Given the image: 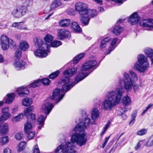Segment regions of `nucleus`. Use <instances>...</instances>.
<instances>
[{"mask_svg": "<svg viewBox=\"0 0 153 153\" xmlns=\"http://www.w3.org/2000/svg\"><path fill=\"white\" fill-rule=\"evenodd\" d=\"M23 118V114H20L13 117L12 121L13 122H16L21 120Z\"/></svg>", "mask_w": 153, "mask_h": 153, "instance_id": "42", "label": "nucleus"}, {"mask_svg": "<svg viewBox=\"0 0 153 153\" xmlns=\"http://www.w3.org/2000/svg\"><path fill=\"white\" fill-rule=\"evenodd\" d=\"M93 122H90L89 118H86L83 122L78 123L75 127L74 130L76 131H78L79 133H75L71 137V142H68L65 145H61L64 146L63 149L65 153H77L74 149L75 146L74 143H76L78 146H82L85 145L87 141V136L84 129L88 126L90 123Z\"/></svg>", "mask_w": 153, "mask_h": 153, "instance_id": "1", "label": "nucleus"}, {"mask_svg": "<svg viewBox=\"0 0 153 153\" xmlns=\"http://www.w3.org/2000/svg\"><path fill=\"white\" fill-rule=\"evenodd\" d=\"M54 105L50 102H46L42 106V109L44 111L46 115L48 114L53 108Z\"/></svg>", "mask_w": 153, "mask_h": 153, "instance_id": "18", "label": "nucleus"}, {"mask_svg": "<svg viewBox=\"0 0 153 153\" xmlns=\"http://www.w3.org/2000/svg\"><path fill=\"white\" fill-rule=\"evenodd\" d=\"M137 115V112L136 111H135L131 115L132 120L130 121L129 123L130 124L132 125L133 124L135 121V118Z\"/></svg>", "mask_w": 153, "mask_h": 153, "instance_id": "46", "label": "nucleus"}, {"mask_svg": "<svg viewBox=\"0 0 153 153\" xmlns=\"http://www.w3.org/2000/svg\"><path fill=\"white\" fill-rule=\"evenodd\" d=\"M131 102V100L128 96H125L123 99V103L124 106H126L130 105Z\"/></svg>", "mask_w": 153, "mask_h": 153, "instance_id": "35", "label": "nucleus"}, {"mask_svg": "<svg viewBox=\"0 0 153 153\" xmlns=\"http://www.w3.org/2000/svg\"><path fill=\"white\" fill-rule=\"evenodd\" d=\"M57 33L58 37L61 39L64 38L69 37L71 36L70 32L65 29L58 30Z\"/></svg>", "mask_w": 153, "mask_h": 153, "instance_id": "15", "label": "nucleus"}, {"mask_svg": "<svg viewBox=\"0 0 153 153\" xmlns=\"http://www.w3.org/2000/svg\"><path fill=\"white\" fill-rule=\"evenodd\" d=\"M40 80L41 83H42L45 85H48L50 82V81L48 78H44Z\"/></svg>", "mask_w": 153, "mask_h": 153, "instance_id": "55", "label": "nucleus"}, {"mask_svg": "<svg viewBox=\"0 0 153 153\" xmlns=\"http://www.w3.org/2000/svg\"><path fill=\"white\" fill-rule=\"evenodd\" d=\"M126 0H112V1H115L118 3L122 4L123 1H125Z\"/></svg>", "mask_w": 153, "mask_h": 153, "instance_id": "64", "label": "nucleus"}, {"mask_svg": "<svg viewBox=\"0 0 153 153\" xmlns=\"http://www.w3.org/2000/svg\"><path fill=\"white\" fill-rule=\"evenodd\" d=\"M11 116V114H3L0 117V123L3 122L7 120Z\"/></svg>", "mask_w": 153, "mask_h": 153, "instance_id": "37", "label": "nucleus"}, {"mask_svg": "<svg viewBox=\"0 0 153 153\" xmlns=\"http://www.w3.org/2000/svg\"><path fill=\"white\" fill-rule=\"evenodd\" d=\"M62 44V43L60 41L57 40H56L51 42L50 44V45H48L49 46H50V47L49 46V48H50L51 47L54 48H56L61 45Z\"/></svg>", "mask_w": 153, "mask_h": 153, "instance_id": "38", "label": "nucleus"}, {"mask_svg": "<svg viewBox=\"0 0 153 153\" xmlns=\"http://www.w3.org/2000/svg\"><path fill=\"white\" fill-rule=\"evenodd\" d=\"M68 91L65 92L62 89V86L61 90L59 89H56L53 92L52 96L51 97L52 100H56L57 101L56 102V104L58 103L63 98L65 94Z\"/></svg>", "mask_w": 153, "mask_h": 153, "instance_id": "8", "label": "nucleus"}, {"mask_svg": "<svg viewBox=\"0 0 153 153\" xmlns=\"http://www.w3.org/2000/svg\"><path fill=\"white\" fill-rule=\"evenodd\" d=\"M0 44L1 48L4 50L8 49L10 46L13 48L16 47L15 42L5 35H2L1 36Z\"/></svg>", "mask_w": 153, "mask_h": 153, "instance_id": "7", "label": "nucleus"}, {"mask_svg": "<svg viewBox=\"0 0 153 153\" xmlns=\"http://www.w3.org/2000/svg\"><path fill=\"white\" fill-rule=\"evenodd\" d=\"M97 64L96 61L91 60L84 63L82 67L83 71H86L93 68Z\"/></svg>", "mask_w": 153, "mask_h": 153, "instance_id": "13", "label": "nucleus"}, {"mask_svg": "<svg viewBox=\"0 0 153 153\" xmlns=\"http://www.w3.org/2000/svg\"><path fill=\"white\" fill-rule=\"evenodd\" d=\"M29 116H30V117H28L27 121H29L30 120L31 121L36 120V117L35 114H30Z\"/></svg>", "mask_w": 153, "mask_h": 153, "instance_id": "58", "label": "nucleus"}, {"mask_svg": "<svg viewBox=\"0 0 153 153\" xmlns=\"http://www.w3.org/2000/svg\"><path fill=\"white\" fill-rule=\"evenodd\" d=\"M147 130L146 128H143L137 131V134L139 136H143L146 134Z\"/></svg>", "mask_w": 153, "mask_h": 153, "instance_id": "47", "label": "nucleus"}, {"mask_svg": "<svg viewBox=\"0 0 153 153\" xmlns=\"http://www.w3.org/2000/svg\"><path fill=\"white\" fill-rule=\"evenodd\" d=\"M9 108L8 107H5L2 109V113L4 114H10L9 112Z\"/></svg>", "mask_w": 153, "mask_h": 153, "instance_id": "57", "label": "nucleus"}, {"mask_svg": "<svg viewBox=\"0 0 153 153\" xmlns=\"http://www.w3.org/2000/svg\"><path fill=\"white\" fill-rule=\"evenodd\" d=\"M98 14L97 12L95 10H91L88 9L87 14L88 16V17L92 18L96 16Z\"/></svg>", "mask_w": 153, "mask_h": 153, "instance_id": "34", "label": "nucleus"}, {"mask_svg": "<svg viewBox=\"0 0 153 153\" xmlns=\"http://www.w3.org/2000/svg\"><path fill=\"white\" fill-rule=\"evenodd\" d=\"M49 48H41L35 51L34 53L36 57H44L47 56Z\"/></svg>", "mask_w": 153, "mask_h": 153, "instance_id": "10", "label": "nucleus"}, {"mask_svg": "<svg viewBox=\"0 0 153 153\" xmlns=\"http://www.w3.org/2000/svg\"><path fill=\"white\" fill-rule=\"evenodd\" d=\"M140 19V17L137 13H134L131 15L128 19V22L132 25L137 24Z\"/></svg>", "mask_w": 153, "mask_h": 153, "instance_id": "16", "label": "nucleus"}, {"mask_svg": "<svg viewBox=\"0 0 153 153\" xmlns=\"http://www.w3.org/2000/svg\"><path fill=\"white\" fill-rule=\"evenodd\" d=\"M84 56V53H82L79 54V55L75 57L73 60V63L74 64L77 63Z\"/></svg>", "mask_w": 153, "mask_h": 153, "instance_id": "43", "label": "nucleus"}, {"mask_svg": "<svg viewBox=\"0 0 153 153\" xmlns=\"http://www.w3.org/2000/svg\"><path fill=\"white\" fill-rule=\"evenodd\" d=\"M23 136V133L22 132L19 131L15 134V138L17 140H20L22 139Z\"/></svg>", "mask_w": 153, "mask_h": 153, "instance_id": "51", "label": "nucleus"}, {"mask_svg": "<svg viewBox=\"0 0 153 153\" xmlns=\"http://www.w3.org/2000/svg\"><path fill=\"white\" fill-rule=\"evenodd\" d=\"M60 73L59 71H56L52 73L49 76V77L51 79H54L56 78L59 75Z\"/></svg>", "mask_w": 153, "mask_h": 153, "instance_id": "53", "label": "nucleus"}, {"mask_svg": "<svg viewBox=\"0 0 153 153\" xmlns=\"http://www.w3.org/2000/svg\"><path fill=\"white\" fill-rule=\"evenodd\" d=\"M7 98L6 100V102L8 104L11 103L15 98V95L13 94H8L7 95Z\"/></svg>", "mask_w": 153, "mask_h": 153, "instance_id": "36", "label": "nucleus"}, {"mask_svg": "<svg viewBox=\"0 0 153 153\" xmlns=\"http://www.w3.org/2000/svg\"><path fill=\"white\" fill-rule=\"evenodd\" d=\"M17 92L19 95L21 97H23L25 95H27L29 93V91L26 88L22 86L18 88Z\"/></svg>", "mask_w": 153, "mask_h": 153, "instance_id": "21", "label": "nucleus"}, {"mask_svg": "<svg viewBox=\"0 0 153 153\" xmlns=\"http://www.w3.org/2000/svg\"><path fill=\"white\" fill-rule=\"evenodd\" d=\"M3 153H11V150L8 148H6L4 149Z\"/></svg>", "mask_w": 153, "mask_h": 153, "instance_id": "62", "label": "nucleus"}, {"mask_svg": "<svg viewBox=\"0 0 153 153\" xmlns=\"http://www.w3.org/2000/svg\"><path fill=\"white\" fill-rule=\"evenodd\" d=\"M140 26L144 27L150 28L149 30H153V19H144L140 21Z\"/></svg>", "mask_w": 153, "mask_h": 153, "instance_id": "12", "label": "nucleus"}, {"mask_svg": "<svg viewBox=\"0 0 153 153\" xmlns=\"http://www.w3.org/2000/svg\"><path fill=\"white\" fill-rule=\"evenodd\" d=\"M32 153H40L39 150L37 145H36L33 146Z\"/></svg>", "mask_w": 153, "mask_h": 153, "instance_id": "56", "label": "nucleus"}, {"mask_svg": "<svg viewBox=\"0 0 153 153\" xmlns=\"http://www.w3.org/2000/svg\"><path fill=\"white\" fill-rule=\"evenodd\" d=\"M64 146L62 145H59L55 150V153H65V152L64 151L63 148Z\"/></svg>", "mask_w": 153, "mask_h": 153, "instance_id": "44", "label": "nucleus"}, {"mask_svg": "<svg viewBox=\"0 0 153 153\" xmlns=\"http://www.w3.org/2000/svg\"><path fill=\"white\" fill-rule=\"evenodd\" d=\"M77 71L76 68H74L69 69L64 71L63 75L65 79L62 80L61 84L62 85V89L65 92L69 91L75 84L83 80L88 75L81 72L77 75L74 82H70V77L74 75Z\"/></svg>", "mask_w": 153, "mask_h": 153, "instance_id": "3", "label": "nucleus"}, {"mask_svg": "<svg viewBox=\"0 0 153 153\" xmlns=\"http://www.w3.org/2000/svg\"><path fill=\"white\" fill-rule=\"evenodd\" d=\"M123 93L124 89L122 87L107 93L101 104L100 102H98L101 108L104 111H111L112 108L120 102Z\"/></svg>", "mask_w": 153, "mask_h": 153, "instance_id": "2", "label": "nucleus"}, {"mask_svg": "<svg viewBox=\"0 0 153 153\" xmlns=\"http://www.w3.org/2000/svg\"><path fill=\"white\" fill-rule=\"evenodd\" d=\"M32 128V125L30 122L27 121V123L25 124L24 130L26 133L30 132Z\"/></svg>", "mask_w": 153, "mask_h": 153, "instance_id": "33", "label": "nucleus"}, {"mask_svg": "<svg viewBox=\"0 0 153 153\" xmlns=\"http://www.w3.org/2000/svg\"><path fill=\"white\" fill-rule=\"evenodd\" d=\"M27 133V137L28 139H31L34 137L35 132L34 131H30L28 132Z\"/></svg>", "mask_w": 153, "mask_h": 153, "instance_id": "54", "label": "nucleus"}, {"mask_svg": "<svg viewBox=\"0 0 153 153\" xmlns=\"http://www.w3.org/2000/svg\"><path fill=\"white\" fill-rule=\"evenodd\" d=\"M21 51L19 49L16 50L15 52L14 56V57L15 59H19L21 58Z\"/></svg>", "mask_w": 153, "mask_h": 153, "instance_id": "50", "label": "nucleus"}, {"mask_svg": "<svg viewBox=\"0 0 153 153\" xmlns=\"http://www.w3.org/2000/svg\"><path fill=\"white\" fill-rule=\"evenodd\" d=\"M110 136H109L108 137H106L105 138V141L103 144L102 145V146H101L103 148L106 145V143H107V142L109 140V138H110Z\"/></svg>", "mask_w": 153, "mask_h": 153, "instance_id": "60", "label": "nucleus"}, {"mask_svg": "<svg viewBox=\"0 0 153 153\" xmlns=\"http://www.w3.org/2000/svg\"><path fill=\"white\" fill-rule=\"evenodd\" d=\"M22 23V22H14L12 26V27H18L19 29L21 30L27 29V27H23L22 26V25H21Z\"/></svg>", "mask_w": 153, "mask_h": 153, "instance_id": "39", "label": "nucleus"}, {"mask_svg": "<svg viewBox=\"0 0 153 153\" xmlns=\"http://www.w3.org/2000/svg\"><path fill=\"white\" fill-rule=\"evenodd\" d=\"M26 143L25 141L22 142L18 146L17 150L21 152L26 147Z\"/></svg>", "mask_w": 153, "mask_h": 153, "instance_id": "40", "label": "nucleus"}, {"mask_svg": "<svg viewBox=\"0 0 153 153\" xmlns=\"http://www.w3.org/2000/svg\"><path fill=\"white\" fill-rule=\"evenodd\" d=\"M81 23L85 26H86L88 24L90 18L88 16H82L80 18Z\"/></svg>", "mask_w": 153, "mask_h": 153, "instance_id": "30", "label": "nucleus"}, {"mask_svg": "<svg viewBox=\"0 0 153 153\" xmlns=\"http://www.w3.org/2000/svg\"><path fill=\"white\" fill-rule=\"evenodd\" d=\"M34 42L35 45L39 48H42L46 49L49 48V46L46 43H43V41L41 38H36L34 39Z\"/></svg>", "mask_w": 153, "mask_h": 153, "instance_id": "14", "label": "nucleus"}, {"mask_svg": "<svg viewBox=\"0 0 153 153\" xmlns=\"http://www.w3.org/2000/svg\"><path fill=\"white\" fill-rule=\"evenodd\" d=\"M9 137L7 136H4L0 138V146H3L7 143L9 141Z\"/></svg>", "mask_w": 153, "mask_h": 153, "instance_id": "31", "label": "nucleus"}, {"mask_svg": "<svg viewBox=\"0 0 153 153\" xmlns=\"http://www.w3.org/2000/svg\"><path fill=\"white\" fill-rule=\"evenodd\" d=\"M9 129V126L7 124L4 123L0 125V134L4 135L6 134Z\"/></svg>", "mask_w": 153, "mask_h": 153, "instance_id": "22", "label": "nucleus"}, {"mask_svg": "<svg viewBox=\"0 0 153 153\" xmlns=\"http://www.w3.org/2000/svg\"><path fill=\"white\" fill-rule=\"evenodd\" d=\"M29 45L28 43L26 41H21L20 42L19 47L22 51H27L29 48Z\"/></svg>", "mask_w": 153, "mask_h": 153, "instance_id": "24", "label": "nucleus"}, {"mask_svg": "<svg viewBox=\"0 0 153 153\" xmlns=\"http://www.w3.org/2000/svg\"><path fill=\"white\" fill-rule=\"evenodd\" d=\"M134 83L135 82H132L131 87L127 86L126 83H124V88H122L123 89H124L127 92H129L131 91L133 88L134 92L135 93L139 89V85ZM124 92L125 91H124Z\"/></svg>", "mask_w": 153, "mask_h": 153, "instance_id": "17", "label": "nucleus"}, {"mask_svg": "<svg viewBox=\"0 0 153 153\" xmlns=\"http://www.w3.org/2000/svg\"><path fill=\"white\" fill-rule=\"evenodd\" d=\"M34 109L33 106H30L26 108L24 111V114L26 116H29L30 114V112L33 111Z\"/></svg>", "mask_w": 153, "mask_h": 153, "instance_id": "32", "label": "nucleus"}, {"mask_svg": "<svg viewBox=\"0 0 153 153\" xmlns=\"http://www.w3.org/2000/svg\"><path fill=\"white\" fill-rule=\"evenodd\" d=\"M26 64L23 61L18 60L14 62L13 65L17 70H20L25 69Z\"/></svg>", "mask_w": 153, "mask_h": 153, "instance_id": "19", "label": "nucleus"}, {"mask_svg": "<svg viewBox=\"0 0 153 153\" xmlns=\"http://www.w3.org/2000/svg\"><path fill=\"white\" fill-rule=\"evenodd\" d=\"M125 21L124 19H120L117 22V24L121 23ZM123 28L118 25H116L115 26L113 27L112 29V32L116 35L118 36L123 31Z\"/></svg>", "mask_w": 153, "mask_h": 153, "instance_id": "11", "label": "nucleus"}, {"mask_svg": "<svg viewBox=\"0 0 153 153\" xmlns=\"http://www.w3.org/2000/svg\"><path fill=\"white\" fill-rule=\"evenodd\" d=\"M71 23L70 20L69 19H65L61 20L59 22V26L62 27L68 26Z\"/></svg>", "mask_w": 153, "mask_h": 153, "instance_id": "26", "label": "nucleus"}, {"mask_svg": "<svg viewBox=\"0 0 153 153\" xmlns=\"http://www.w3.org/2000/svg\"><path fill=\"white\" fill-rule=\"evenodd\" d=\"M75 10L81 15H87L88 13V5L82 2H79L76 4L75 6Z\"/></svg>", "mask_w": 153, "mask_h": 153, "instance_id": "9", "label": "nucleus"}, {"mask_svg": "<svg viewBox=\"0 0 153 153\" xmlns=\"http://www.w3.org/2000/svg\"><path fill=\"white\" fill-rule=\"evenodd\" d=\"M110 125V123L108 122L106 125H105V127L103 128V130L105 131H106L107 129L108 128Z\"/></svg>", "mask_w": 153, "mask_h": 153, "instance_id": "63", "label": "nucleus"}, {"mask_svg": "<svg viewBox=\"0 0 153 153\" xmlns=\"http://www.w3.org/2000/svg\"><path fill=\"white\" fill-rule=\"evenodd\" d=\"M61 0H54L50 6V10H51L54 9L62 5Z\"/></svg>", "mask_w": 153, "mask_h": 153, "instance_id": "28", "label": "nucleus"}, {"mask_svg": "<svg viewBox=\"0 0 153 153\" xmlns=\"http://www.w3.org/2000/svg\"><path fill=\"white\" fill-rule=\"evenodd\" d=\"M71 27L75 32L79 33L81 31L80 27L76 22H72Z\"/></svg>", "mask_w": 153, "mask_h": 153, "instance_id": "29", "label": "nucleus"}, {"mask_svg": "<svg viewBox=\"0 0 153 153\" xmlns=\"http://www.w3.org/2000/svg\"><path fill=\"white\" fill-rule=\"evenodd\" d=\"M18 107L17 106H15L11 109V113L14 114L17 112L18 110Z\"/></svg>", "mask_w": 153, "mask_h": 153, "instance_id": "59", "label": "nucleus"}, {"mask_svg": "<svg viewBox=\"0 0 153 153\" xmlns=\"http://www.w3.org/2000/svg\"><path fill=\"white\" fill-rule=\"evenodd\" d=\"M41 84L40 79H39L37 81H34L30 85V87L35 88L39 86Z\"/></svg>", "mask_w": 153, "mask_h": 153, "instance_id": "45", "label": "nucleus"}, {"mask_svg": "<svg viewBox=\"0 0 153 153\" xmlns=\"http://www.w3.org/2000/svg\"><path fill=\"white\" fill-rule=\"evenodd\" d=\"M146 145L148 146H153V134L150 137L146 142Z\"/></svg>", "mask_w": 153, "mask_h": 153, "instance_id": "49", "label": "nucleus"}, {"mask_svg": "<svg viewBox=\"0 0 153 153\" xmlns=\"http://www.w3.org/2000/svg\"><path fill=\"white\" fill-rule=\"evenodd\" d=\"M142 141H140L138 143L137 145L135 147V149L136 150H137L140 147L141 145V143H142Z\"/></svg>", "mask_w": 153, "mask_h": 153, "instance_id": "61", "label": "nucleus"}, {"mask_svg": "<svg viewBox=\"0 0 153 153\" xmlns=\"http://www.w3.org/2000/svg\"><path fill=\"white\" fill-rule=\"evenodd\" d=\"M30 4V0H26L25 5L19 6L15 8L12 11V15L16 18H19L24 16L27 11V6Z\"/></svg>", "mask_w": 153, "mask_h": 153, "instance_id": "6", "label": "nucleus"}, {"mask_svg": "<svg viewBox=\"0 0 153 153\" xmlns=\"http://www.w3.org/2000/svg\"><path fill=\"white\" fill-rule=\"evenodd\" d=\"M33 102V100L31 98L26 97L22 100V104L25 106H28L32 103Z\"/></svg>", "mask_w": 153, "mask_h": 153, "instance_id": "25", "label": "nucleus"}, {"mask_svg": "<svg viewBox=\"0 0 153 153\" xmlns=\"http://www.w3.org/2000/svg\"><path fill=\"white\" fill-rule=\"evenodd\" d=\"M44 39L46 42L50 43L53 40V37L51 35L48 34L45 37Z\"/></svg>", "mask_w": 153, "mask_h": 153, "instance_id": "48", "label": "nucleus"}, {"mask_svg": "<svg viewBox=\"0 0 153 153\" xmlns=\"http://www.w3.org/2000/svg\"><path fill=\"white\" fill-rule=\"evenodd\" d=\"M46 117L47 116H46L45 117H44V116L42 115L40 116L37 120L38 123H44V121Z\"/></svg>", "mask_w": 153, "mask_h": 153, "instance_id": "52", "label": "nucleus"}, {"mask_svg": "<svg viewBox=\"0 0 153 153\" xmlns=\"http://www.w3.org/2000/svg\"><path fill=\"white\" fill-rule=\"evenodd\" d=\"M118 40V39L117 38H115L112 40L111 44V45L108 49L109 52L107 53L106 55L109 54L111 52L113 51L116 47V43Z\"/></svg>", "mask_w": 153, "mask_h": 153, "instance_id": "27", "label": "nucleus"}, {"mask_svg": "<svg viewBox=\"0 0 153 153\" xmlns=\"http://www.w3.org/2000/svg\"><path fill=\"white\" fill-rule=\"evenodd\" d=\"M100 116V112L97 108H93L91 112V118L93 121L92 123L93 124H94L96 120Z\"/></svg>", "mask_w": 153, "mask_h": 153, "instance_id": "20", "label": "nucleus"}, {"mask_svg": "<svg viewBox=\"0 0 153 153\" xmlns=\"http://www.w3.org/2000/svg\"><path fill=\"white\" fill-rule=\"evenodd\" d=\"M138 61L134 66L136 70L142 73L144 72L148 68L149 63L147 58L143 54H140L138 56Z\"/></svg>", "mask_w": 153, "mask_h": 153, "instance_id": "4", "label": "nucleus"}, {"mask_svg": "<svg viewBox=\"0 0 153 153\" xmlns=\"http://www.w3.org/2000/svg\"><path fill=\"white\" fill-rule=\"evenodd\" d=\"M129 73L131 75V77L129 75L125 72L123 74L124 79L120 78L118 81L119 84H121L123 81V84L126 83L127 86H131L132 82H135L138 80V76L137 74L131 70L129 71Z\"/></svg>", "mask_w": 153, "mask_h": 153, "instance_id": "5", "label": "nucleus"}, {"mask_svg": "<svg viewBox=\"0 0 153 153\" xmlns=\"http://www.w3.org/2000/svg\"><path fill=\"white\" fill-rule=\"evenodd\" d=\"M144 52L149 57L151 58L153 56V50L150 48H147L144 50Z\"/></svg>", "mask_w": 153, "mask_h": 153, "instance_id": "41", "label": "nucleus"}, {"mask_svg": "<svg viewBox=\"0 0 153 153\" xmlns=\"http://www.w3.org/2000/svg\"><path fill=\"white\" fill-rule=\"evenodd\" d=\"M111 38L109 37H106L102 39L101 42L100 48L102 50L105 48L107 46V43L110 40Z\"/></svg>", "mask_w": 153, "mask_h": 153, "instance_id": "23", "label": "nucleus"}]
</instances>
